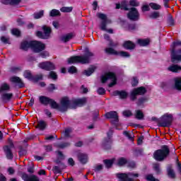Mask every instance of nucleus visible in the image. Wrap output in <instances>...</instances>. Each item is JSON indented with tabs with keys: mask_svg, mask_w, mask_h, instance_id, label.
<instances>
[{
	"mask_svg": "<svg viewBox=\"0 0 181 181\" xmlns=\"http://www.w3.org/2000/svg\"><path fill=\"white\" fill-rule=\"evenodd\" d=\"M40 103L43 105H47L49 104L50 107L54 110H58L61 112H64L69 110V108H76V107H81L87 103V98H83L81 99H74L72 101L69 100V98H62L60 100V104H57L53 99H50L46 96H40Z\"/></svg>",
	"mask_w": 181,
	"mask_h": 181,
	"instance_id": "f257e3e1",
	"label": "nucleus"
},
{
	"mask_svg": "<svg viewBox=\"0 0 181 181\" xmlns=\"http://www.w3.org/2000/svg\"><path fill=\"white\" fill-rule=\"evenodd\" d=\"M29 47H31L35 53H39L42 52V50H45V44L37 41H24L21 42V49L23 50H28Z\"/></svg>",
	"mask_w": 181,
	"mask_h": 181,
	"instance_id": "f03ea898",
	"label": "nucleus"
},
{
	"mask_svg": "<svg viewBox=\"0 0 181 181\" xmlns=\"http://www.w3.org/2000/svg\"><path fill=\"white\" fill-rule=\"evenodd\" d=\"M94 54L88 52L84 56H74L68 59L69 64H73L74 63H81V64H87L90 63V57H93Z\"/></svg>",
	"mask_w": 181,
	"mask_h": 181,
	"instance_id": "7ed1b4c3",
	"label": "nucleus"
},
{
	"mask_svg": "<svg viewBox=\"0 0 181 181\" xmlns=\"http://www.w3.org/2000/svg\"><path fill=\"white\" fill-rule=\"evenodd\" d=\"M169 153V147H168V146H163L161 149H158L154 152L153 158L156 160L162 162L168 158Z\"/></svg>",
	"mask_w": 181,
	"mask_h": 181,
	"instance_id": "20e7f679",
	"label": "nucleus"
},
{
	"mask_svg": "<svg viewBox=\"0 0 181 181\" xmlns=\"http://www.w3.org/2000/svg\"><path fill=\"white\" fill-rule=\"evenodd\" d=\"M177 46H181L180 41L174 42L171 45L173 49L171 60L173 63H176V62H181V49H178L176 52H175V50Z\"/></svg>",
	"mask_w": 181,
	"mask_h": 181,
	"instance_id": "39448f33",
	"label": "nucleus"
},
{
	"mask_svg": "<svg viewBox=\"0 0 181 181\" xmlns=\"http://www.w3.org/2000/svg\"><path fill=\"white\" fill-rule=\"evenodd\" d=\"M97 16L102 21L100 25L101 30H105L108 33H113L112 29L107 30V23H111V21L107 20V16L103 13H98Z\"/></svg>",
	"mask_w": 181,
	"mask_h": 181,
	"instance_id": "423d86ee",
	"label": "nucleus"
},
{
	"mask_svg": "<svg viewBox=\"0 0 181 181\" xmlns=\"http://www.w3.org/2000/svg\"><path fill=\"white\" fill-rule=\"evenodd\" d=\"M107 80H111L112 83L109 84V87H113L117 84V76L115 74L109 72L107 73L105 76H102V83H105Z\"/></svg>",
	"mask_w": 181,
	"mask_h": 181,
	"instance_id": "0eeeda50",
	"label": "nucleus"
},
{
	"mask_svg": "<svg viewBox=\"0 0 181 181\" xmlns=\"http://www.w3.org/2000/svg\"><path fill=\"white\" fill-rule=\"evenodd\" d=\"M42 30H44V33L41 31L37 32L36 35L37 37H40V39H48L50 37V33H52V28L44 25L42 27Z\"/></svg>",
	"mask_w": 181,
	"mask_h": 181,
	"instance_id": "6e6552de",
	"label": "nucleus"
},
{
	"mask_svg": "<svg viewBox=\"0 0 181 181\" xmlns=\"http://www.w3.org/2000/svg\"><path fill=\"white\" fill-rule=\"evenodd\" d=\"M145 93H146V89L144 86L135 88L131 93V100L134 101L136 100V95H144Z\"/></svg>",
	"mask_w": 181,
	"mask_h": 181,
	"instance_id": "1a4fd4ad",
	"label": "nucleus"
},
{
	"mask_svg": "<svg viewBox=\"0 0 181 181\" xmlns=\"http://www.w3.org/2000/svg\"><path fill=\"white\" fill-rule=\"evenodd\" d=\"M38 66L40 67V69H42V70H46L47 71H50L51 70H54L56 69V66H54V64L51 62H41L38 64Z\"/></svg>",
	"mask_w": 181,
	"mask_h": 181,
	"instance_id": "9d476101",
	"label": "nucleus"
},
{
	"mask_svg": "<svg viewBox=\"0 0 181 181\" xmlns=\"http://www.w3.org/2000/svg\"><path fill=\"white\" fill-rule=\"evenodd\" d=\"M127 18L130 21H139V12L135 7L130 8L129 12L127 14Z\"/></svg>",
	"mask_w": 181,
	"mask_h": 181,
	"instance_id": "9b49d317",
	"label": "nucleus"
},
{
	"mask_svg": "<svg viewBox=\"0 0 181 181\" xmlns=\"http://www.w3.org/2000/svg\"><path fill=\"white\" fill-rule=\"evenodd\" d=\"M173 121L172 115H164L160 120L161 127H170Z\"/></svg>",
	"mask_w": 181,
	"mask_h": 181,
	"instance_id": "f8f14e48",
	"label": "nucleus"
},
{
	"mask_svg": "<svg viewBox=\"0 0 181 181\" xmlns=\"http://www.w3.org/2000/svg\"><path fill=\"white\" fill-rule=\"evenodd\" d=\"M111 136H112V132L109 131L107 133V137L104 139L102 141V146L105 149H110L111 148V144H112Z\"/></svg>",
	"mask_w": 181,
	"mask_h": 181,
	"instance_id": "ddd939ff",
	"label": "nucleus"
},
{
	"mask_svg": "<svg viewBox=\"0 0 181 181\" xmlns=\"http://www.w3.org/2000/svg\"><path fill=\"white\" fill-rule=\"evenodd\" d=\"M119 181H132L134 180L133 178H129L128 176H132L133 177H138L139 176V174L138 173H129L127 174H117V175Z\"/></svg>",
	"mask_w": 181,
	"mask_h": 181,
	"instance_id": "4468645a",
	"label": "nucleus"
},
{
	"mask_svg": "<svg viewBox=\"0 0 181 181\" xmlns=\"http://www.w3.org/2000/svg\"><path fill=\"white\" fill-rule=\"evenodd\" d=\"M105 115L107 119H111L112 124H115L117 122H118V114L117 112L111 111L106 113Z\"/></svg>",
	"mask_w": 181,
	"mask_h": 181,
	"instance_id": "2eb2a0df",
	"label": "nucleus"
},
{
	"mask_svg": "<svg viewBox=\"0 0 181 181\" xmlns=\"http://www.w3.org/2000/svg\"><path fill=\"white\" fill-rule=\"evenodd\" d=\"M21 178L24 181H39V177L35 175H29L26 173H23Z\"/></svg>",
	"mask_w": 181,
	"mask_h": 181,
	"instance_id": "dca6fc26",
	"label": "nucleus"
},
{
	"mask_svg": "<svg viewBox=\"0 0 181 181\" xmlns=\"http://www.w3.org/2000/svg\"><path fill=\"white\" fill-rule=\"evenodd\" d=\"M78 159L81 163L86 165L88 162V156L84 153H79L78 154Z\"/></svg>",
	"mask_w": 181,
	"mask_h": 181,
	"instance_id": "f3484780",
	"label": "nucleus"
},
{
	"mask_svg": "<svg viewBox=\"0 0 181 181\" xmlns=\"http://www.w3.org/2000/svg\"><path fill=\"white\" fill-rule=\"evenodd\" d=\"M127 4H128V1L124 0L122 1L120 4H116V9L122 8L124 11H129V8H128Z\"/></svg>",
	"mask_w": 181,
	"mask_h": 181,
	"instance_id": "a211bd4d",
	"label": "nucleus"
},
{
	"mask_svg": "<svg viewBox=\"0 0 181 181\" xmlns=\"http://www.w3.org/2000/svg\"><path fill=\"white\" fill-rule=\"evenodd\" d=\"M123 47L127 49V50H132L135 49V44L131 41H126L123 44Z\"/></svg>",
	"mask_w": 181,
	"mask_h": 181,
	"instance_id": "6ab92c4d",
	"label": "nucleus"
},
{
	"mask_svg": "<svg viewBox=\"0 0 181 181\" xmlns=\"http://www.w3.org/2000/svg\"><path fill=\"white\" fill-rule=\"evenodd\" d=\"M4 149V152L6 153V158L8 159H13V155L12 154V151L11 150V148L8 146H5Z\"/></svg>",
	"mask_w": 181,
	"mask_h": 181,
	"instance_id": "aec40b11",
	"label": "nucleus"
},
{
	"mask_svg": "<svg viewBox=\"0 0 181 181\" xmlns=\"http://www.w3.org/2000/svg\"><path fill=\"white\" fill-rule=\"evenodd\" d=\"M168 71H172L173 73H177V71H181V66L179 65H172L168 68Z\"/></svg>",
	"mask_w": 181,
	"mask_h": 181,
	"instance_id": "412c9836",
	"label": "nucleus"
},
{
	"mask_svg": "<svg viewBox=\"0 0 181 181\" xmlns=\"http://www.w3.org/2000/svg\"><path fill=\"white\" fill-rule=\"evenodd\" d=\"M115 95H119L120 98H127L128 97V93L125 91H118L116 90L114 92Z\"/></svg>",
	"mask_w": 181,
	"mask_h": 181,
	"instance_id": "4be33fe9",
	"label": "nucleus"
},
{
	"mask_svg": "<svg viewBox=\"0 0 181 181\" xmlns=\"http://www.w3.org/2000/svg\"><path fill=\"white\" fill-rule=\"evenodd\" d=\"M47 125V124L46 123V122L41 120L37 122V128H38V129H41V131H43V129L46 128Z\"/></svg>",
	"mask_w": 181,
	"mask_h": 181,
	"instance_id": "5701e85b",
	"label": "nucleus"
},
{
	"mask_svg": "<svg viewBox=\"0 0 181 181\" xmlns=\"http://www.w3.org/2000/svg\"><path fill=\"white\" fill-rule=\"evenodd\" d=\"M21 2V0H4L3 4H5L6 5H8V4L10 5H18Z\"/></svg>",
	"mask_w": 181,
	"mask_h": 181,
	"instance_id": "b1692460",
	"label": "nucleus"
},
{
	"mask_svg": "<svg viewBox=\"0 0 181 181\" xmlns=\"http://www.w3.org/2000/svg\"><path fill=\"white\" fill-rule=\"evenodd\" d=\"M175 88L177 90H181V77L175 78Z\"/></svg>",
	"mask_w": 181,
	"mask_h": 181,
	"instance_id": "393cba45",
	"label": "nucleus"
},
{
	"mask_svg": "<svg viewBox=\"0 0 181 181\" xmlns=\"http://www.w3.org/2000/svg\"><path fill=\"white\" fill-rule=\"evenodd\" d=\"M104 163L106 166V168H110L112 166V163L115 162V158H112L111 160H104Z\"/></svg>",
	"mask_w": 181,
	"mask_h": 181,
	"instance_id": "a878e982",
	"label": "nucleus"
},
{
	"mask_svg": "<svg viewBox=\"0 0 181 181\" xmlns=\"http://www.w3.org/2000/svg\"><path fill=\"white\" fill-rule=\"evenodd\" d=\"M12 97H13L12 93H4L2 95L1 98L4 101H9Z\"/></svg>",
	"mask_w": 181,
	"mask_h": 181,
	"instance_id": "bb28decb",
	"label": "nucleus"
},
{
	"mask_svg": "<svg viewBox=\"0 0 181 181\" xmlns=\"http://www.w3.org/2000/svg\"><path fill=\"white\" fill-rule=\"evenodd\" d=\"M60 15H62L60 13V11L57 9H52L50 12H49V16L54 18L56 16H60Z\"/></svg>",
	"mask_w": 181,
	"mask_h": 181,
	"instance_id": "cd10ccee",
	"label": "nucleus"
},
{
	"mask_svg": "<svg viewBox=\"0 0 181 181\" xmlns=\"http://www.w3.org/2000/svg\"><path fill=\"white\" fill-rule=\"evenodd\" d=\"M11 81L13 83H18V84H21V87H23V83L22 82V80L18 76H13L11 78Z\"/></svg>",
	"mask_w": 181,
	"mask_h": 181,
	"instance_id": "c85d7f7f",
	"label": "nucleus"
},
{
	"mask_svg": "<svg viewBox=\"0 0 181 181\" xmlns=\"http://www.w3.org/2000/svg\"><path fill=\"white\" fill-rule=\"evenodd\" d=\"M137 43H139V45L141 46H148L149 45V40L148 39H144V40H138Z\"/></svg>",
	"mask_w": 181,
	"mask_h": 181,
	"instance_id": "c756f323",
	"label": "nucleus"
},
{
	"mask_svg": "<svg viewBox=\"0 0 181 181\" xmlns=\"http://www.w3.org/2000/svg\"><path fill=\"white\" fill-rule=\"evenodd\" d=\"M94 71H95V66H91L88 70H85L83 73H84L85 76H88L92 73H93Z\"/></svg>",
	"mask_w": 181,
	"mask_h": 181,
	"instance_id": "7c9ffc66",
	"label": "nucleus"
},
{
	"mask_svg": "<svg viewBox=\"0 0 181 181\" xmlns=\"http://www.w3.org/2000/svg\"><path fill=\"white\" fill-rule=\"evenodd\" d=\"M45 15V11L41 10L40 12L35 13L33 16L35 19H40Z\"/></svg>",
	"mask_w": 181,
	"mask_h": 181,
	"instance_id": "2f4dec72",
	"label": "nucleus"
},
{
	"mask_svg": "<svg viewBox=\"0 0 181 181\" xmlns=\"http://www.w3.org/2000/svg\"><path fill=\"white\" fill-rule=\"evenodd\" d=\"M124 135L130 141H134V133L132 132H124Z\"/></svg>",
	"mask_w": 181,
	"mask_h": 181,
	"instance_id": "473e14b6",
	"label": "nucleus"
},
{
	"mask_svg": "<svg viewBox=\"0 0 181 181\" xmlns=\"http://www.w3.org/2000/svg\"><path fill=\"white\" fill-rule=\"evenodd\" d=\"M128 162L127 158H120L117 160V165L118 166H124Z\"/></svg>",
	"mask_w": 181,
	"mask_h": 181,
	"instance_id": "72a5a7b5",
	"label": "nucleus"
},
{
	"mask_svg": "<svg viewBox=\"0 0 181 181\" xmlns=\"http://www.w3.org/2000/svg\"><path fill=\"white\" fill-rule=\"evenodd\" d=\"M105 51L107 53V54H118V52L115 51L112 47H107L105 49Z\"/></svg>",
	"mask_w": 181,
	"mask_h": 181,
	"instance_id": "f704fd0d",
	"label": "nucleus"
},
{
	"mask_svg": "<svg viewBox=\"0 0 181 181\" xmlns=\"http://www.w3.org/2000/svg\"><path fill=\"white\" fill-rule=\"evenodd\" d=\"M71 39H73V34H71V33H69V34L62 37V41L65 42H67L69 40H71Z\"/></svg>",
	"mask_w": 181,
	"mask_h": 181,
	"instance_id": "c9c22d12",
	"label": "nucleus"
},
{
	"mask_svg": "<svg viewBox=\"0 0 181 181\" xmlns=\"http://www.w3.org/2000/svg\"><path fill=\"white\" fill-rule=\"evenodd\" d=\"M9 88H10L9 85H8L7 83H3L0 86V93H2V91H8Z\"/></svg>",
	"mask_w": 181,
	"mask_h": 181,
	"instance_id": "e433bc0d",
	"label": "nucleus"
},
{
	"mask_svg": "<svg viewBox=\"0 0 181 181\" xmlns=\"http://www.w3.org/2000/svg\"><path fill=\"white\" fill-rule=\"evenodd\" d=\"M149 6L151 7V8H153L154 11H158L161 8L160 5H159L156 3H151L149 4Z\"/></svg>",
	"mask_w": 181,
	"mask_h": 181,
	"instance_id": "4c0bfd02",
	"label": "nucleus"
},
{
	"mask_svg": "<svg viewBox=\"0 0 181 181\" xmlns=\"http://www.w3.org/2000/svg\"><path fill=\"white\" fill-rule=\"evenodd\" d=\"M168 24L169 26H175V20H173V17H172V15H168Z\"/></svg>",
	"mask_w": 181,
	"mask_h": 181,
	"instance_id": "58836bf2",
	"label": "nucleus"
},
{
	"mask_svg": "<svg viewBox=\"0 0 181 181\" xmlns=\"http://www.w3.org/2000/svg\"><path fill=\"white\" fill-rule=\"evenodd\" d=\"M136 118L137 119H142L144 118V112L141 110H136Z\"/></svg>",
	"mask_w": 181,
	"mask_h": 181,
	"instance_id": "ea45409f",
	"label": "nucleus"
},
{
	"mask_svg": "<svg viewBox=\"0 0 181 181\" xmlns=\"http://www.w3.org/2000/svg\"><path fill=\"white\" fill-rule=\"evenodd\" d=\"M117 54L119 56H121V57H129L131 56L128 52H124V51H120L117 52Z\"/></svg>",
	"mask_w": 181,
	"mask_h": 181,
	"instance_id": "a19ab883",
	"label": "nucleus"
},
{
	"mask_svg": "<svg viewBox=\"0 0 181 181\" xmlns=\"http://www.w3.org/2000/svg\"><path fill=\"white\" fill-rule=\"evenodd\" d=\"M72 129L71 128H67L64 132V135L66 138H69L70 136V134L72 132Z\"/></svg>",
	"mask_w": 181,
	"mask_h": 181,
	"instance_id": "79ce46f5",
	"label": "nucleus"
},
{
	"mask_svg": "<svg viewBox=\"0 0 181 181\" xmlns=\"http://www.w3.org/2000/svg\"><path fill=\"white\" fill-rule=\"evenodd\" d=\"M24 77L25 78H28V80H32L33 78V76H32V73H30V71H25L24 72V74H23Z\"/></svg>",
	"mask_w": 181,
	"mask_h": 181,
	"instance_id": "37998d69",
	"label": "nucleus"
},
{
	"mask_svg": "<svg viewBox=\"0 0 181 181\" xmlns=\"http://www.w3.org/2000/svg\"><path fill=\"white\" fill-rule=\"evenodd\" d=\"M49 78H52V80H57V74L54 71H50L49 74Z\"/></svg>",
	"mask_w": 181,
	"mask_h": 181,
	"instance_id": "c03bdc74",
	"label": "nucleus"
},
{
	"mask_svg": "<svg viewBox=\"0 0 181 181\" xmlns=\"http://www.w3.org/2000/svg\"><path fill=\"white\" fill-rule=\"evenodd\" d=\"M68 73H70V74H74V73H77V68H76L74 66H70L68 69Z\"/></svg>",
	"mask_w": 181,
	"mask_h": 181,
	"instance_id": "a18cd8bd",
	"label": "nucleus"
},
{
	"mask_svg": "<svg viewBox=\"0 0 181 181\" xmlns=\"http://www.w3.org/2000/svg\"><path fill=\"white\" fill-rule=\"evenodd\" d=\"M168 175L169 176V177H171V179H175V171H173V170L172 169H169L168 170Z\"/></svg>",
	"mask_w": 181,
	"mask_h": 181,
	"instance_id": "49530a36",
	"label": "nucleus"
},
{
	"mask_svg": "<svg viewBox=\"0 0 181 181\" xmlns=\"http://www.w3.org/2000/svg\"><path fill=\"white\" fill-rule=\"evenodd\" d=\"M153 168L154 170H156V172L157 173H160V166L159 165V164L154 163L153 165Z\"/></svg>",
	"mask_w": 181,
	"mask_h": 181,
	"instance_id": "de8ad7c7",
	"label": "nucleus"
},
{
	"mask_svg": "<svg viewBox=\"0 0 181 181\" xmlns=\"http://www.w3.org/2000/svg\"><path fill=\"white\" fill-rule=\"evenodd\" d=\"M146 180H148V181H159V180L155 178V177H153V175H151V174L146 175Z\"/></svg>",
	"mask_w": 181,
	"mask_h": 181,
	"instance_id": "09e8293b",
	"label": "nucleus"
},
{
	"mask_svg": "<svg viewBox=\"0 0 181 181\" xmlns=\"http://www.w3.org/2000/svg\"><path fill=\"white\" fill-rule=\"evenodd\" d=\"M61 12H71L73 7H62L60 8Z\"/></svg>",
	"mask_w": 181,
	"mask_h": 181,
	"instance_id": "8fccbe9b",
	"label": "nucleus"
},
{
	"mask_svg": "<svg viewBox=\"0 0 181 181\" xmlns=\"http://www.w3.org/2000/svg\"><path fill=\"white\" fill-rule=\"evenodd\" d=\"M0 40H1L3 43H5V45L9 43V37H8L2 36L1 37H0Z\"/></svg>",
	"mask_w": 181,
	"mask_h": 181,
	"instance_id": "3c124183",
	"label": "nucleus"
},
{
	"mask_svg": "<svg viewBox=\"0 0 181 181\" xmlns=\"http://www.w3.org/2000/svg\"><path fill=\"white\" fill-rule=\"evenodd\" d=\"M12 35H14L15 36H21V31L16 28H14L11 30Z\"/></svg>",
	"mask_w": 181,
	"mask_h": 181,
	"instance_id": "603ef678",
	"label": "nucleus"
},
{
	"mask_svg": "<svg viewBox=\"0 0 181 181\" xmlns=\"http://www.w3.org/2000/svg\"><path fill=\"white\" fill-rule=\"evenodd\" d=\"M70 146V144H69V143H63V144H58L57 146V148L64 149V148H67V146Z\"/></svg>",
	"mask_w": 181,
	"mask_h": 181,
	"instance_id": "864d4df0",
	"label": "nucleus"
},
{
	"mask_svg": "<svg viewBox=\"0 0 181 181\" xmlns=\"http://www.w3.org/2000/svg\"><path fill=\"white\" fill-rule=\"evenodd\" d=\"M150 18H151V19H156L159 18V12L151 13L150 15Z\"/></svg>",
	"mask_w": 181,
	"mask_h": 181,
	"instance_id": "5fc2aeb1",
	"label": "nucleus"
},
{
	"mask_svg": "<svg viewBox=\"0 0 181 181\" xmlns=\"http://www.w3.org/2000/svg\"><path fill=\"white\" fill-rule=\"evenodd\" d=\"M129 5L131 6H139V2L136 1V0H132L129 1Z\"/></svg>",
	"mask_w": 181,
	"mask_h": 181,
	"instance_id": "6e6d98bb",
	"label": "nucleus"
},
{
	"mask_svg": "<svg viewBox=\"0 0 181 181\" xmlns=\"http://www.w3.org/2000/svg\"><path fill=\"white\" fill-rule=\"evenodd\" d=\"M95 172H100V170H103V165L98 164L95 167Z\"/></svg>",
	"mask_w": 181,
	"mask_h": 181,
	"instance_id": "4d7b16f0",
	"label": "nucleus"
},
{
	"mask_svg": "<svg viewBox=\"0 0 181 181\" xmlns=\"http://www.w3.org/2000/svg\"><path fill=\"white\" fill-rule=\"evenodd\" d=\"M98 93L100 95H103L105 94V89H104L103 88H99L98 89Z\"/></svg>",
	"mask_w": 181,
	"mask_h": 181,
	"instance_id": "13d9d810",
	"label": "nucleus"
},
{
	"mask_svg": "<svg viewBox=\"0 0 181 181\" xmlns=\"http://www.w3.org/2000/svg\"><path fill=\"white\" fill-rule=\"evenodd\" d=\"M138 83H139L138 78L134 77V78H133V81H132V86L133 87H135V86H138Z\"/></svg>",
	"mask_w": 181,
	"mask_h": 181,
	"instance_id": "bf43d9fd",
	"label": "nucleus"
},
{
	"mask_svg": "<svg viewBox=\"0 0 181 181\" xmlns=\"http://www.w3.org/2000/svg\"><path fill=\"white\" fill-rule=\"evenodd\" d=\"M40 56L42 57V59H46V57H49V52H43L40 54Z\"/></svg>",
	"mask_w": 181,
	"mask_h": 181,
	"instance_id": "052dcab7",
	"label": "nucleus"
},
{
	"mask_svg": "<svg viewBox=\"0 0 181 181\" xmlns=\"http://www.w3.org/2000/svg\"><path fill=\"white\" fill-rule=\"evenodd\" d=\"M40 80H43V75L38 74L34 78V81H39Z\"/></svg>",
	"mask_w": 181,
	"mask_h": 181,
	"instance_id": "680f3d73",
	"label": "nucleus"
},
{
	"mask_svg": "<svg viewBox=\"0 0 181 181\" xmlns=\"http://www.w3.org/2000/svg\"><path fill=\"white\" fill-rule=\"evenodd\" d=\"M123 115L124 117H131V115H132V112L130 110H125L123 112Z\"/></svg>",
	"mask_w": 181,
	"mask_h": 181,
	"instance_id": "e2e57ef3",
	"label": "nucleus"
},
{
	"mask_svg": "<svg viewBox=\"0 0 181 181\" xmlns=\"http://www.w3.org/2000/svg\"><path fill=\"white\" fill-rule=\"evenodd\" d=\"M17 23L18 26H22V25H25V21H23V18H18Z\"/></svg>",
	"mask_w": 181,
	"mask_h": 181,
	"instance_id": "0e129e2a",
	"label": "nucleus"
},
{
	"mask_svg": "<svg viewBox=\"0 0 181 181\" xmlns=\"http://www.w3.org/2000/svg\"><path fill=\"white\" fill-rule=\"evenodd\" d=\"M52 170L54 172V173L57 174V173H60V168H59L58 166H54L52 168Z\"/></svg>",
	"mask_w": 181,
	"mask_h": 181,
	"instance_id": "69168bd1",
	"label": "nucleus"
},
{
	"mask_svg": "<svg viewBox=\"0 0 181 181\" xmlns=\"http://www.w3.org/2000/svg\"><path fill=\"white\" fill-rule=\"evenodd\" d=\"M136 29V25L135 24H129L128 25V30H135Z\"/></svg>",
	"mask_w": 181,
	"mask_h": 181,
	"instance_id": "338daca9",
	"label": "nucleus"
},
{
	"mask_svg": "<svg viewBox=\"0 0 181 181\" xmlns=\"http://www.w3.org/2000/svg\"><path fill=\"white\" fill-rule=\"evenodd\" d=\"M177 169L181 173V163L179 162V160H177Z\"/></svg>",
	"mask_w": 181,
	"mask_h": 181,
	"instance_id": "774afa93",
	"label": "nucleus"
}]
</instances>
